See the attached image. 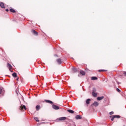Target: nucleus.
Returning <instances> with one entry per match:
<instances>
[{"label": "nucleus", "instance_id": "nucleus-1", "mask_svg": "<svg viewBox=\"0 0 126 126\" xmlns=\"http://www.w3.org/2000/svg\"><path fill=\"white\" fill-rule=\"evenodd\" d=\"M52 108L53 109H54V110H59L60 109V107H59L58 106L53 104L52 105Z\"/></svg>", "mask_w": 126, "mask_h": 126}, {"label": "nucleus", "instance_id": "nucleus-2", "mask_svg": "<svg viewBox=\"0 0 126 126\" xmlns=\"http://www.w3.org/2000/svg\"><path fill=\"white\" fill-rule=\"evenodd\" d=\"M7 66H8L10 71H11V69H12V66H11V64H9V63H8Z\"/></svg>", "mask_w": 126, "mask_h": 126}, {"label": "nucleus", "instance_id": "nucleus-3", "mask_svg": "<svg viewBox=\"0 0 126 126\" xmlns=\"http://www.w3.org/2000/svg\"><path fill=\"white\" fill-rule=\"evenodd\" d=\"M59 121H65L66 120V117H60L58 118Z\"/></svg>", "mask_w": 126, "mask_h": 126}, {"label": "nucleus", "instance_id": "nucleus-4", "mask_svg": "<svg viewBox=\"0 0 126 126\" xmlns=\"http://www.w3.org/2000/svg\"><path fill=\"white\" fill-rule=\"evenodd\" d=\"M20 110H21V111H22V110H23V109H24L25 110H26V106L25 105H21V107H20Z\"/></svg>", "mask_w": 126, "mask_h": 126}, {"label": "nucleus", "instance_id": "nucleus-5", "mask_svg": "<svg viewBox=\"0 0 126 126\" xmlns=\"http://www.w3.org/2000/svg\"><path fill=\"white\" fill-rule=\"evenodd\" d=\"M32 32L34 34V35H36V36L38 35V32H36L35 30H32Z\"/></svg>", "mask_w": 126, "mask_h": 126}, {"label": "nucleus", "instance_id": "nucleus-6", "mask_svg": "<svg viewBox=\"0 0 126 126\" xmlns=\"http://www.w3.org/2000/svg\"><path fill=\"white\" fill-rule=\"evenodd\" d=\"M104 98V96H98L97 98V101H101V100H103V98Z\"/></svg>", "mask_w": 126, "mask_h": 126}, {"label": "nucleus", "instance_id": "nucleus-7", "mask_svg": "<svg viewBox=\"0 0 126 126\" xmlns=\"http://www.w3.org/2000/svg\"><path fill=\"white\" fill-rule=\"evenodd\" d=\"M93 105L95 107H97V106H99V103L97 101L94 102Z\"/></svg>", "mask_w": 126, "mask_h": 126}, {"label": "nucleus", "instance_id": "nucleus-8", "mask_svg": "<svg viewBox=\"0 0 126 126\" xmlns=\"http://www.w3.org/2000/svg\"><path fill=\"white\" fill-rule=\"evenodd\" d=\"M0 6L2 8H4V4L3 3V2H0Z\"/></svg>", "mask_w": 126, "mask_h": 126}, {"label": "nucleus", "instance_id": "nucleus-9", "mask_svg": "<svg viewBox=\"0 0 126 126\" xmlns=\"http://www.w3.org/2000/svg\"><path fill=\"white\" fill-rule=\"evenodd\" d=\"M76 120H81V116L80 115H77L75 117Z\"/></svg>", "mask_w": 126, "mask_h": 126}, {"label": "nucleus", "instance_id": "nucleus-10", "mask_svg": "<svg viewBox=\"0 0 126 126\" xmlns=\"http://www.w3.org/2000/svg\"><path fill=\"white\" fill-rule=\"evenodd\" d=\"M45 102H46V103H49V104H54V102H53L52 101L49 100H45Z\"/></svg>", "mask_w": 126, "mask_h": 126}, {"label": "nucleus", "instance_id": "nucleus-11", "mask_svg": "<svg viewBox=\"0 0 126 126\" xmlns=\"http://www.w3.org/2000/svg\"><path fill=\"white\" fill-rule=\"evenodd\" d=\"M72 70L73 72H77V69H76V68H75L74 67L72 68Z\"/></svg>", "mask_w": 126, "mask_h": 126}, {"label": "nucleus", "instance_id": "nucleus-12", "mask_svg": "<svg viewBox=\"0 0 126 126\" xmlns=\"http://www.w3.org/2000/svg\"><path fill=\"white\" fill-rule=\"evenodd\" d=\"M40 109H41V107L40 106V105H37L36 106V111H39L40 110Z\"/></svg>", "mask_w": 126, "mask_h": 126}, {"label": "nucleus", "instance_id": "nucleus-13", "mask_svg": "<svg viewBox=\"0 0 126 126\" xmlns=\"http://www.w3.org/2000/svg\"><path fill=\"white\" fill-rule=\"evenodd\" d=\"M67 111L68 113H70V114H73V113H74V111L72 110L68 109Z\"/></svg>", "mask_w": 126, "mask_h": 126}, {"label": "nucleus", "instance_id": "nucleus-14", "mask_svg": "<svg viewBox=\"0 0 126 126\" xmlns=\"http://www.w3.org/2000/svg\"><path fill=\"white\" fill-rule=\"evenodd\" d=\"M92 94L94 97H97V93H95V92H93Z\"/></svg>", "mask_w": 126, "mask_h": 126}, {"label": "nucleus", "instance_id": "nucleus-15", "mask_svg": "<svg viewBox=\"0 0 126 126\" xmlns=\"http://www.w3.org/2000/svg\"><path fill=\"white\" fill-rule=\"evenodd\" d=\"M90 101H91V99H87V100L86 101L87 105H89V104H90Z\"/></svg>", "mask_w": 126, "mask_h": 126}, {"label": "nucleus", "instance_id": "nucleus-16", "mask_svg": "<svg viewBox=\"0 0 126 126\" xmlns=\"http://www.w3.org/2000/svg\"><path fill=\"white\" fill-rule=\"evenodd\" d=\"M57 62L58 63H59V64L62 63V60H61V59H57Z\"/></svg>", "mask_w": 126, "mask_h": 126}, {"label": "nucleus", "instance_id": "nucleus-17", "mask_svg": "<svg viewBox=\"0 0 126 126\" xmlns=\"http://www.w3.org/2000/svg\"><path fill=\"white\" fill-rule=\"evenodd\" d=\"M91 79L92 80H97L98 78L96 77H92Z\"/></svg>", "mask_w": 126, "mask_h": 126}, {"label": "nucleus", "instance_id": "nucleus-18", "mask_svg": "<svg viewBox=\"0 0 126 126\" xmlns=\"http://www.w3.org/2000/svg\"><path fill=\"white\" fill-rule=\"evenodd\" d=\"M80 72L82 75H85V72H84V71H80Z\"/></svg>", "mask_w": 126, "mask_h": 126}, {"label": "nucleus", "instance_id": "nucleus-19", "mask_svg": "<svg viewBox=\"0 0 126 126\" xmlns=\"http://www.w3.org/2000/svg\"><path fill=\"white\" fill-rule=\"evenodd\" d=\"M113 118H117V119H119V118H121V116H120V115H113Z\"/></svg>", "mask_w": 126, "mask_h": 126}, {"label": "nucleus", "instance_id": "nucleus-20", "mask_svg": "<svg viewBox=\"0 0 126 126\" xmlns=\"http://www.w3.org/2000/svg\"><path fill=\"white\" fill-rule=\"evenodd\" d=\"M2 90H3V88L0 87V95L2 93Z\"/></svg>", "mask_w": 126, "mask_h": 126}, {"label": "nucleus", "instance_id": "nucleus-21", "mask_svg": "<svg viewBox=\"0 0 126 126\" xmlns=\"http://www.w3.org/2000/svg\"><path fill=\"white\" fill-rule=\"evenodd\" d=\"M12 76H13V77H16L17 76V74H16V73H13L12 74Z\"/></svg>", "mask_w": 126, "mask_h": 126}, {"label": "nucleus", "instance_id": "nucleus-22", "mask_svg": "<svg viewBox=\"0 0 126 126\" xmlns=\"http://www.w3.org/2000/svg\"><path fill=\"white\" fill-rule=\"evenodd\" d=\"M10 11L11 12L14 13V12H15V10H14V9H10Z\"/></svg>", "mask_w": 126, "mask_h": 126}, {"label": "nucleus", "instance_id": "nucleus-23", "mask_svg": "<svg viewBox=\"0 0 126 126\" xmlns=\"http://www.w3.org/2000/svg\"><path fill=\"white\" fill-rule=\"evenodd\" d=\"M34 120H35L36 122H39V119H38V118H37V117H35V118H34Z\"/></svg>", "mask_w": 126, "mask_h": 126}, {"label": "nucleus", "instance_id": "nucleus-24", "mask_svg": "<svg viewBox=\"0 0 126 126\" xmlns=\"http://www.w3.org/2000/svg\"><path fill=\"white\" fill-rule=\"evenodd\" d=\"M98 71H99V72H101V71H106V70H104V69H103V70H99Z\"/></svg>", "mask_w": 126, "mask_h": 126}, {"label": "nucleus", "instance_id": "nucleus-25", "mask_svg": "<svg viewBox=\"0 0 126 126\" xmlns=\"http://www.w3.org/2000/svg\"><path fill=\"white\" fill-rule=\"evenodd\" d=\"M116 90H117V92H121V90L120 89H119V88H117L116 89Z\"/></svg>", "mask_w": 126, "mask_h": 126}, {"label": "nucleus", "instance_id": "nucleus-26", "mask_svg": "<svg viewBox=\"0 0 126 126\" xmlns=\"http://www.w3.org/2000/svg\"><path fill=\"white\" fill-rule=\"evenodd\" d=\"M114 114V112L111 111L109 113V115H113Z\"/></svg>", "mask_w": 126, "mask_h": 126}, {"label": "nucleus", "instance_id": "nucleus-27", "mask_svg": "<svg viewBox=\"0 0 126 126\" xmlns=\"http://www.w3.org/2000/svg\"><path fill=\"white\" fill-rule=\"evenodd\" d=\"M114 119H115V118H114V115H113L112 118H111V121H114Z\"/></svg>", "mask_w": 126, "mask_h": 126}, {"label": "nucleus", "instance_id": "nucleus-28", "mask_svg": "<svg viewBox=\"0 0 126 126\" xmlns=\"http://www.w3.org/2000/svg\"><path fill=\"white\" fill-rule=\"evenodd\" d=\"M95 91H96V89L94 88L93 92H95Z\"/></svg>", "mask_w": 126, "mask_h": 126}, {"label": "nucleus", "instance_id": "nucleus-29", "mask_svg": "<svg viewBox=\"0 0 126 126\" xmlns=\"http://www.w3.org/2000/svg\"><path fill=\"white\" fill-rule=\"evenodd\" d=\"M123 73L124 74H125V75H126V71L123 72Z\"/></svg>", "mask_w": 126, "mask_h": 126}, {"label": "nucleus", "instance_id": "nucleus-30", "mask_svg": "<svg viewBox=\"0 0 126 126\" xmlns=\"http://www.w3.org/2000/svg\"><path fill=\"white\" fill-rule=\"evenodd\" d=\"M5 11H7V12L8 11V9H6Z\"/></svg>", "mask_w": 126, "mask_h": 126}]
</instances>
